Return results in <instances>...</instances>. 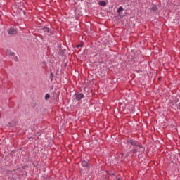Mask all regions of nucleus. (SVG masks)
Returning a JSON list of instances; mask_svg holds the SVG:
<instances>
[{"label":"nucleus","mask_w":180,"mask_h":180,"mask_svg":"<svg viewBox=\"0 0 180 180\" xmlns=\"http://www.w3.org/2000/svg\"><path fill=\"white\" fill-rule=\"evenodd\" d=\"M127 157H129V153H122V161H125L126 158H127Z\"/></svg>","instance_id":"4"},{"label":"nucleus","mask_w":180,"mask_h":180,"mask_svg":"<svg viewBox=\"0 0 180 180\" xmlns=\"http://www.w3.org/2000/svg\"><path fill=\"white\" fill-rule=\"evenodd\" d=\"M99 5H101V6H106V1H101L99 2Z\"/></svg>","instance_id":"7"},{"label":"nucleus","mask_w":180,"mask_h":180,"mask_svg":"<svg viewBox=\"0 0 180 180\" xmlns=\"http://www.w3.org/2000/svg\"><path fill=\"white\" fill-rule=\"evenodd\" d=\"M10 56H15V53H14V52L11 53H10Z\"/></svg>","instance_id":"14"},{"label":"nucleus","mask_w":180,"mask_h":180,"mask_svg":"<svg viewBox=\"0 0 180 180\" xmlns=\"http://www.w3.org/2000/svg\"><path fill=\"white\" fill-rule=\"evenodd\" d=\"M8 33L11 36H13L14 34H18V30H16L15 28H9L8 30Z\"/></svg>","instance_id":"2"},{"label":"nucleus","mask_w":180,"mask_h":180,"mask_svg":"<svg viewBox=\"0 0 180 180\" xmlns=\"http://www.w3.org/2000/svg\"><path fill=\"white\" fill-rule=\"evenodd\" d=\"M75 99H77V101H81V99L84 98V94H75Z\"/></svg>","instance_id":"3"},{"label":"nucleus","mask_w":180,"mask_h":180,"mask_svg":"<svg viewBox=\"0 0 180 180\" xmlns=\"http://www.w3.org/2000/svg\"><path fill=\"white\" fill-rule=\"evenodd\" d=\"M82 167H88V162L83 160L82 162Z\"/></svg>","instance_id":"6"},{"label":"nucleus","mask_w":180,"mask_h":180,"mask_svg":"<svg viewBox=\"0 0 180 180\" xmlns=\"http://www.w3.org/2000/svg\"><path fill=\"white\" fill-rule=\"evenodd\" d=\"M124 9L122 6H120L117 9V13H120V12H123Z\"/></svg>","instance_id":"9"},{"label":"nucleus","mask_w":180,"mask_h":180,"mask_svg":"<svg viewBox=\"0 0 180 180\" xmlns=\"http://www.w3.org/2000/svg\"><path fill=\"white\" fill-rule=\"evenodd\" d=\"M53 78H54V74H53V72H51V75H50L51 81H53Z\"/></svg>","instance_id":"10"},{"label":"nucleus","mask_w":180,"mask_h":180,"mask_svg":"<svg viewBox=\"0 0 180 180\" xmlns=\"http://www.w3.org/2000/svg\"><path fill=\"white\" fill-rule=\"evenodd\" d=\"M117 180H120V179H117Z\"/></svg>","instance_id":"15"},{"label":"nucleus","mask_w":180,"mask_h":180,"mask_svg":"<svg viewBox=\"0 0 180 180\" xmlns=\"http://www.w3.org/2000/svg\"><path fill=\"white\" fill-rule=\"evenodd\" d=\"M82 46H84V44H81L77 45V48H78V47H82Z\"/></svg>","instance_id":"13"},{"label":"nucleus","mask_w":180,"mask_h":180,"mask_svg":"<svg viewBox=\"0 0 180 180\" xmlns=\"http://www.w3.org/2000/svg\"><path fill=\"white\" fill-rule=\"evenodd\" d=\"M151 9L153 12H158V8L155 6H153Z\"/></svg>","instance_id":"8"},{"label":"nucleus","mask_w":180,"mask_h":180,"mask_svg":"<svg viewBox=\"0 0 180 180\" xmlns=\"http://www.w3.org/2000/svg\"><path fill=\"white\" fill-rule=\"evenodd\" d=\"M127 143L134 147V148L129 151L130 154H137V150L139 149L140 153H144V151H146V149L143 146L137 145L133 140H128Z\"/></svg>","instance_id":"1"},{"label":"nucleus","mask_w":180,"mask_h":180,"mask_svg":"<svg viewBox=\"0 0 180 180\" xmlns=\"http://www.w3.org/2000/svg\"><path fill=\"white\" fill-rule=\"evenodd\" d=\"M139 153V154H143V153L144 152H140V149L138 148V150H136V153Z\"/></svg>","instance_id":"12"},{"label":"nucleus","mask_w":180,"mask_h":180,"mask_svg":"<svg viewBox=\"0 0 180 180\" xmlns=\"http://www.w3.org/2000/svg\"><path fill=\"white\" fill-rule=\"evenodd\" d=\"M49 98H50V94H46L45 95V99H46V101H47V99H49Z\"/></svg>","instance_id":"11"},{"label":"nucleus","mask_w":180,"mask_h":180,"mask_svg":"<svg viewBox=\"0 0 180 180\" xmlns=\"http://www.w3.org/2000/svg\"><path fill=\"white\" fill-rule=\"evenodd\" d=\"M42 30L44 32V33H46V34H49V33H50V29L48 27H44Z\"/></svg>","instance_id":"5"}]
</instances>
